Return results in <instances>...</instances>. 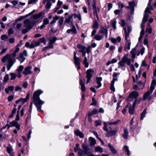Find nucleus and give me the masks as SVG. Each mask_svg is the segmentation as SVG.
I'll return each instance as SVG.
<instances>
[{
	"label": "nucleus",
	"mask_w": 156,
	"mask_h": 156,
	"mask_svg": "<svg viewBox=\"0 0 156 156\" xmlns=\"http://www.w3.org/2000/svg\"><path fill=\"white\" fill-rule=\"evenodd\" d=\"M93 27L94 29H98V23L96 20L94 21Z\"/></svg>",
	"instance_id": "nucleus-45"
},
{
	"label": "nucleus",
	"mask_w": 156,
	"mask_h": 156,
	"mask_svg": "<svg viewBox=\"0 0 156 156\" xmlns=\"http://www.w3.org/2000/svg\"><path fill=\"white\" fill-rule=\"evenodd\" d=\"M146 32H148L149 34H151L152 32V28L151 27H148L146 29Z\"/></svg>",
	"instance_id": "nucleus-49"
},
{
	"label": "nucleus",
	"mask_w": 156,
	"mask_h": 156,
	"mask_svg": "<svg viewBox=\"0 0 156 156\" xmlns=\"http://www.w3.org/2000/svg\"><path fill=\"white\" fill-rule=\"evenodd\" d=\"M64 21L63 18L62 17L58 20L59 24L60 25H62Z\"/></svg>",
	"instance_id": "nucleus-56"
},
{
	"label": "nucleus",
	"mask_w": 156,
	"mask_h": 156,
	"mask_svg": "<svg viewBox=\"0 0 156 156\" xmlns=\"http://www.w3.org/2000/svg\"><path fill=\"white\" fill-rule=\"evenodd\" d=\"M43 92L41 90H39L35 91L33 95V102L36 106L37 111L39 112H43L41 109L42 105L44 103V101L40 99V95Z\"/></svg>",
	"instance_id": "nucleus-1"
},
{
	"label": "nucleus",
	"mask_w": 156,
	"mask_h": 156,
	"mask_svg": "<svg viewBox=\"0 0 156 156\" xmlns=\"http://www.w3.org/2000/svg\"><path fill=\"white\" fill-rule=\"evenodd\" d=\"M110 40L113 43H115L116 42L117 40L116 39L111 37L110 39Z\"/></svg>",
	"instance_id": "nucleus-63"
},
{
	"label": "nucleus",
	"mask_w": 156,
	"mask_h": 156,
	"mask_svg": "<svg viewBox=\"0 0 156 156\" xmlns=\"http://www.w3.org/2000/svg\"><path fill=\"white\" fill-rule=\"evenodd\" d=\"M124 134L123 135V137L126 139H127L128 138V132L126 128H124L123 129Z\"/></svg>",
	"instance_id": "nucleus-26"
},
{
	"label": "nucleus",
	"mask_w": 156,
	"mask_h": 156,
	"mask_svg": "<svg viewBox=\"0 0 156 156\" xmlns=\"http://www.w3.org/2000/svg\"><path fill=\"white\" fill-rule=\"evenodd\" d=\"M116 21L115 20L112 21L111 22V23L112 26V27L114 28V29H115L116 28Z\"/></svg>",
	"instance_id": "nucleus-48"
},
{
	"label": "nucleus",
	"mask_w": 156,
	"mask_h": 156,
	"mask_svg": "<svg viewBox=\"0 0 156 156\" xmlns=\"http://www.w3.org/2000/svg\"><path fill=\"white\" fill-rule=\"evenodd\" d=\"M97 112V110L96 109H94L91 112H89L88 114L90 116H91L92 115L96 114Z\"/></svg>",
	"instance_id": "nucleus-42"
},
{
	"label": "nucleus",
	"mask_w": 156,
	"mask_h": 156,
	"mask_svg": "<svg viewBox=\"0 0 156 156\" xmlns=\"http://www.w3.org/2000/svg\"><path fill=\"white\" fill-rule=\"evenodd\" d=\"M78 153V156H84L86 154H85L83 150H82L81 148L79 149Z\"/></svg>",
	"instance_id": "nucleus-33"
},
{
	"label": "nucleus",
	"mask_w": 156,
	"mask_h": 156,
	"mask_svg": "<svg viewBox=\"0 0 156 156\" xmlns=\"http://www.w3.org/2000/svg\"><path fill=\"white\" fill-rule=\"evenodd\" d=\"M7 151L8 153L10 155L13 154V149L12 146L10 144H9L7 147Z\"/></svg>",
	"instance_id": "nucleus-22"
},
{
	"label": "nucleus",
	"mask_w": 156,
	"mask_h": 156,
	"mask_svg": "<svg viewBox=\"0 0 156 156\" xmlns=\"http://www.w3.org/2000/svg\"><path fill=\"white\" fill-rule=\"evenodd\" d=\"M149 16L148 15L145 14L144 15V16L143 19L142 21L143 23H145L147 21V19L148 18Z\"/></svg>",
	"instance_id": "nucleus-40"
},
{
	"label": "nucleus",
	"mask_w": 156,
	"mask_h": 156,
	"mask_svg": "<svg viewBox=\"0 0 156 156\" xmlns=\"http://www.w3.org/2000/svg\"><path fill=\"white\" fill-rule=\"evenodd\" d=\"M38 41L40 42V44L42 43H43L44 44L46 45V40L44 37H43L41 38H39L38 40Z\"/></svg>",
	"instance_id": "nucleus-39"
},
{
	"label": "nucleus",
	"mask_w": 156,
	"mask_h": 156,
	"mask_svg": "<svg viewBox=\"0 0 156 156\" xmlns=\"http://www.w3.org/2000/svg\"><path fill=\"white\" fill-rule=\"evenodd\" d=\"M43 14V12H41L38 14L34 15L33 16V18L35 20L40 19L41 18H42V16Z\"/></svg>",
	"instance_id": "nucleus-17"
},
{
	"label": "nucleus",
	"mask_w": 156,
	"mask_h": 156,
	"mask_svg": "<svg viewBox=\"0 0 156 156\" xmlns=\"http://www.w3.org/2000/svg\"><path fill=\"white\" fill-rule=\"evenodd\" d=\"M49 22V20L48 18L45 19L43 22V24H44V25H47L48 24Z\"/></svg>",
	"instance_id": "nucleus-58"
},
{
	"label": "nucleus",
	"mask_w": 156,
	"mask_h": 156,
	"mask_svg": "<svg viewBox=\"0 0 156 156\" xmlns=\"http://www.w3.org/2000/svg\"><path fill=\"white\" fill-rule=\"evenodd\" d=\"M23 23L25 24L24 27H25L27 29L30 30L33 27L36 23V22L34 21L31 22L30 19H27L24 21Z\"/></svg>",
	"instance_id": "nucleus-5"
},
{
	"label": "nucleus",
	"mask_w": 156,
	"mask_h": 156,
	"mask_svg": "<svg viewBox=\"0 0 156 156\" xmlns=\"http://www.w3.org/2000/svg\"><path fill=\"white\" fill-rule=\"evenodd\" d=\"M94 73V70L91 69H89L87 70L86 73V77L87 78V83L90 82L91 78L92 76V74Z\"/></svg>",
	"instance_id": "nucleus-8"
},
{
	"label": "nucleus",
	"mask_w": 156,
	"mask_h": 156,
	"mask_svg": "<svg viewBox=\"0 0 156 156\" xmlns=\"http://www.w3.org/2000/svg\"><path fill=\"white\" fill-rule=\"evenodd\" d=\"M77 47L80 50L79 51L81 52H83L86 51V47L84 46H82L80 44H78L77 46Z\"/></svg>",
	"instance_id": "nucleus-18"
},
{
	"label": "nucleus",
	"mask_w": 156,
	"mask_h": 156,
	"mask_svg": "<svg viewBox=\"0 0 156 156\" xmlns=\"http://www.w3.org/2000/svg\"><path fill=\"white\" fill-rule=\"evenodd\" d=\"M32 67L31 66H28L26 67L24 69L23 73L25 75L27 76L32 73L31 71Z\"/></svg>",
	"instance_id": "nucleus-10"
},
{
	"label": "nucleus",
	"mask_w": 156,
	"mask_h": 156,
	"mask_svg": "<svg viewBox=\"0 0 156 156\" xmlns=\"http://www.w3.org/2000/svg\"><path fill=\"white\" fill-rule=\"evenodd\" d=\"M99 32L101 34H105V37H107L108 32L107 29L105 28H102L100 30Z\"/></svg>",
	"instance_id": "nucleus-19"
},
{
	"label": "nucleus",
	"mask_w": 156,
	"mask_h": 156,
	"mask_svg": "<svg viewBox=\"0 0 156 156\" xmlns=\"http://www.w3.org/2000/svg\"><path fill=\"white\" fill-rule=\"evenodd\" d=\"M95 39L97 41H100L104 37L103 35H96L94 36Z\"/></svg>",
	"instance_id": "nucleus-35"
},
{
	"label": "nucleus",
	"mask_w": 156,
	"mask_h": 156,
	"mask_svg": "<svg viewBox=\"0 0 156 156\" xmlns=\"http://www.w3.org/2000/svg\"><path fill=\"white\" fill-rule=\"evenodd\" d=\"M137 83L139 85H142V87H140L139 88L138 90H140V89H143L144 87H145V83H143L141 81H138Z\"/></svg>",
	"instance_id": "nucleus-44"
},
{
	"label": "nucleus",
	"mask_w": 156,
	"mask_h": 156,
	"mask_svg": "<svg viewBox=\"0 0 156 156\" xmlns=\"http://www.w3.org/2000/svg\"><path fill=\"white\" fill-rule=\"evenodd\" d=\"M26 17H27V16H26V15L24 16H21L16 19V21L17 22L21 21L23 20V18Z\"/></svg>",
	"instance_id": "nucleus-53"
},
{
	"label": "nucleus",
	"mask_w": 156,
	"mask_h": 156,
	"mask_svg": "<svg viewBox=\"0 0 156 156\" xmlns=\"http://www.w3.org/2000/svg\"><path fill=\"white\" fill-rule=\"evenodd\" d=\"M10 75L11 76L10 80H15L17 76L16 74L14 73H11Z\"/></svg>",
	"instance_id": "nucleus-41"
},
{
	"label": "nucleus",
	"mask_w": 156,
	"mask_h": 156,
	"mask_svg": "<svg viewBox=\"0 0 156 156\" xmlns=\"http://www.w3.org/2000/svg\"><path fill=\"white\" fill-rule=\"evenodd\" d=\"M73 16H69L68 18H66L65 20V22L69 23L71 22V24H73Z\"/></svg>",
	"instance_id": "nucleus-27"
},
{
	"label": "nucleus",
	"mask_w": 156,
	"mask_h": 156,
	"mask_svg": "<svg viewBox=\"0 0 156 156\" xmlns=\"http://www.w3.org/2000/svg\"><path fill=\"white\" fill-rule=\"evenodd\" d=\"M14 96L12 95L9 96L8 98V100L9 102H11L13 99Z\"/></svg>",
	"instance_id": "nucleus-60"
},
{
	"label": "nucleus",
	"mask_w": 156,
	"mask_h": 156,
	"mask_svg": "<svg viewBox=\"0 0 156 156\" xmlns=\"http://www.w3.org/2000/svg\"><path fill=\"white\" fill-rule=\"evenodd\" d=\"M82 148L86 154H87L90 152V148L84 144H82Z\"/></svg>",
	"instance_id": "nucleus-12"
},
{
	"label": "nucleus",
	"mask_w": 156,
	"mask_h": 156,
	"mask_svg": "<svg viewBox=\"0 0 156 156\" xmlns=\"http://www.w3.org/2000/svg\"><path fill=\"white\" fill-rule=\"evenodd\" d=\"M128 105H129V112L130 114L133 115L134 113V112L135 107H133V105L132 106L131 104Z\"/></svg>",
	"instance_id": "nucleus-24"
},
{
	"label": "nucleus",
	"mask_w": 156,
	"mask_h": 156,
	"mask_svg": "<svg viewBox=\"0 0 156 156\" xmlns=\"http://www.w3.org/2000/svg\"><path fill=\"white\" fill-rule=\"evenodd\" d=\"M80 85L81 86V90L83 92H84L86 91V88L84 83H83V80L82 79H80Z\"/></svg>",
	"instance_id": "nucleus-15"
},
{
	"label": "nucleus",
	"mask_w": 156,
	"mask_h": 156,
	"mask_svg": "<svg viewBox=\"0 0 156 156\" xmlns=\"http://www.w3.org/2000/svg\"><path fill=\"white\" fill-rule=\"evenodd\" d=\"M83 63L85 68H88L89 66V63L88 61V59L86 57L84 58L83 61Z\"/></svg>",
	"instance_id": "nucleus-29"
},
{
	"label": "nucleus",
	"mask_w": 156,
	"mask_h": 156,
	"mask_svg": "<svg viewBox=\"0 0 156 156\" xmlns=\"http://www.w3.org/2000/svg\"><path fill=\"white\" fill-rule=\"evenodd\" d=\"M77 52L74 51L73 53V59L74 60V63L76 66H77V69H80V62L79 58L76 56V55Z\"/></svg>",
	"instance_id": "nucleus-6"
},
{
	"label": "nucleus",
	"mask_w": 156,
	"mask_h": 156,
	"mask_svg": "<svg viewBox=\"0 0 156 156\" xmlns=\"http://www.w3.org/2000/svg\"><path fill=\"white\" fill-rule=\"evenodd\" d=\"M127 60V58L126 56L124 57L123 58H122L121 61L119 62V65L121 66H124Z\"/></svg>",
	"instance_id": "nucleus-13"
},
{
	"label": "nucleus",
	"mask_w": 156,
	"mask_h": 156,
	"mask_svg": "<svg viewBox=\"0 0 156 156\" xmlns=\"http://www.w3.org/2000/svg\"><path fill=\"white\" fill-rule=\"evenodd\" d=\"M35 47L36 46L35 44L34 43V41H32L30 45V48H33Z\"/></svg>",
	"instance_id": "nucleus-61"
},
{
	"label": "nucleus",
	"mask_w": 156,
	"mask_h": 156,
	"mask_svg": "<svg viewBox=\"0 0 156 156\" xmlns=\"http://www.w3.org/2000/svg\"><path fill=\"white\" fill-rule=\"evenodd\" d=\"M128 4L129 6H125V8L126 9H129L131 11L130 13L132 15L134 13V6L136 5V4L135 2L133 1L129 2H128Z\"/></svg>",
	"instance_id": "nucleus-7"
},
{
	"label": "nucleus",
	"mask_w": 156,
	"mask_h": 156,
	"mask_svg": "<svg viewBox=\"0 0 156 156\" xmlns=\"http://www.w3.org/2000/svg\"><path fill=\"white\" fill-rule=\"evenodd\" d=\"M99 12V9H97L94 10V11L93 12V14L94 16H96L97 19L98 20V16L97 13L98 11Z\"/></svg>",
	"instance_id": "nucleus-50"
},
{
	"label": "nucleus",
	"mask_w": 156,
	"mask_h": 156,
	"mask_svg": "<svg viewBox=\"0 0 156 156\" xmlns=\"http://www.w3.org/2000/svg\"><path fill=\"white\" fill-rule=\"evenodd\" d=\"M71 30V32H72L74 34H76L77 33V31L76 29V28L75 26L74 25L73 26L72 29H70Z\"/></svg>",
	"instance_id": "nucleus-52"
},
{
	"label": "nucleus",
	"mask_w": 156,
	"mask_h": 156,
	"mask_svg": "<svg viewBox=\"0 0 156 156\" xmlns=\"http://www.w3.org/2000/svg\"><path fill=\"white\" fill-rule=\"evenodd\" d=\"M8 34L11 35L14 32V30L12 28H10L8 30Z\"/></svg>",
	"instance_id": "nucleus-55"
},
{
	"label": "nucleus",
	"mask_w": 156,
	"mask_h": 156,
	"mask_svg": "<svg viewBox=\"0 0 156 156\" xmlns=\"http://www.w3.org/2000/svg\"><path fill=\"white\" fill-rule=\"evenodd\" d=\"M131 43L130 41H126L124 47V50H126V49L129 50L130 49V47Z\"/></svg>",
	"instance_id": "nucleus-30"
},
{
	"label": "nucleus",
	"mask_w": 156,
	"mask_h": 156,
	"mask_svg": "<svg viewBox=\"0 0 156 156\" xmlns=\"http://www.w3.org/2000/svg\"><path fill=\"white\" fill-rule=\"evenodd\" d=\"M90 142V145L91 146H94L96 144L95 140L92 137H90L89 139Z\"/></svg>",
	"instance_id": "nucleus-23"
},
{
	"label": "nucleus",
	"mask_w": 156,
	"mask_h": 156,
	"mask_svg": "<svg viewBox=\"0 0 156 156\" xmlns=\"http://www.w3.org/2000/svg\"><path fill=\"white\" fill-rule=\"evenodd\" d=\"M156 84V80L154 79L153 80L151 83L150 90L147 91L143 95V99L144 100L147 99L149 101L152 98V96L150 95L152 94L154 90Z\"/></svg>",
	"instance_id": "nucleus-3"
},
{
	"label": "nucleus",
	"mask_w": 156,
	"mask_h": 156,
	"mask_svg": "<svg viewBox=\"0 0 156 156\" xmlns=\"http://www.w3.org/2000/svg\"><path fill=\"white\" fill-rule=\"evenodd\" d=\"M30 96V94L28 93L26 98H20V101L22 102L23 103H24L27 102V101L29 99Z\"/></svg>",
	"instance_id": "nucleus-31"
},
{
	"label": "nucleus",
	"mask_w": 156,
	"mask_h": 156,
	"mask_svg": "<svg viewBox=\"0 0 156 156\" xmlns=\"http://www.w3.org/2000/svg\"><path fill=\"white\" fill-rule=\"evenodd\" d=\"M119 23L122 27L125 26L126 25L125 21L124 20H120V22Z\"/></svg>",
	"instance_id": "nucleus-57"
},
{
	"label": "nucleus",
	"mask_w": 156,
	"mask_h": 156,
	"mask_svg": "<svg viewBox=\"0 0 156 156\" xmlns=\"http://www.w3.org/2000/svg\"><path fill=\"white\" fill-rule=\"evenodd\" d=\"M57 38L56 37H53L51 39H49V44H54L55 41L57 40Z\"/></svg>",
	"instance_id": "nucleus-36"
},
{
	"label": "nucleus",
	"mask_w": 156,
	"mask_h": 156,
	"mask_svg": "<svg viewBox=\"0 0 156 156\" xmlns=\"http://www.w3.org/2000/svg\"><path fill=\"white\" fill-rule=\"evenodd\" d=\"M95 150L96 152H99L100 153H102L103 151L102 148L99 146L95 147Z\"/></svg>",
	"instance_id": "nucleus-37"
},
{
	"label": "nucleus",
	"mask_w": 156,
	"mask_h": 156,
	"mask_svg": "<svg viewBox=\"0 0 156 156\" xmlns=\"http://www.w3.org/2000/svg\"><path fill=\"white\" fill-rule=\"evenodd\" d=\"M16 25V28L17 30V31H19V30H21V27L22 26V23H18L17 24H15L14 25Z\"/></svg>",
	"instance_id": "nucleus-38"
},
{
	"label": "nucleus",
	"mask_w": 156,
	"mask_h": 156,
	"mask_svg": "<svg viewBox=\"0 0 156 156\" xmlns=\"http://www.w3.org/2000/svg\"><path fill=\"white\" fill-rule=\"evenodd\" d=\"M16 53L14 52L11 55L7 54L5 56H4L2 59V61L3 62H5L6 61L8 62L7 65V69L8 70H10L11 67L13 66L14 63L16 62V60L15 59L16 56Z\"/></svg>",
	"instance_id": "nucleus-2"
},
{
	"label": "nucleus",
	"mask_w": 156,
	"mask_h": 156,
	"mask_svg": "<svg viewBox=\"0 0 156 156\" xmlns=\"http://www.w3.org/2000/svg\"><path fill=\"white\" fill-rule=\"evenodd\" d=\"M139 94L138 92L136 91H133L131 92L129 94L128 98V99L131 98L132 100L134 99V101L133 102V107H135L136 104H137V97L139 96Z\"/></svg>",
	"instance_id": "nucleus-4"
},
{
	"label": "nucleus",
	"mask_w": 156,
	"mask_h": 156,
	"mask_svg": "<svg viewBox=\"0 0 156 156\" xmlns=\"http://www.w3.org/2000/svg\"><path fill=\"white\" fill-rule=\"evenodd\" d=\"M97 83L98 84V85L95 87L97 88H98L101 87V81L102 80V78L101 77H97L96 78Z\"/></svg>",
	"instance_id": "nucleus-21"
},
{
	"label": "nucleus",
	"mask_w": 156,
	"mask_h": 156,
	"mask_svg": "<svg viewBox=\"0 0 156 156\" xmlns=\"http://www.w3.org/2000/svg\"><path fill=\"white\" fill-rule=\"evenodd\" d=\"M8 38V36L5 34L2 35L1 37V39L3 40H5Z\"/></svg>",
	"instance_id": "nucleus-59"
},
{
	"label": "nucleus",
	"mask_w": 156,
	"mask_h": 156,
	"mask_svg": "<svg viewBox=\"0 0 156 156\" xmlns=\"http://www.w3.org/2000/svg\"><path fill=\"white\" fill-rule=\"evenodd\" d=\"M114 84L113 83H111L110 86L111 90L113 92L115 91V88L114 87Z\"/></svg>",
	"instance_id": "nucleus-62"
},
{
	"label": "nucleus",
	"mask_w": 156,
	"mask_h": 156,
	"mask_svg": "<svg viewBox=\"0 0 156 156\" xmlns=\"http://www.w3.org/2000/svg\"><path fill=\"white\" fill-rule=\"evenodd\" d=\"M131 31V29L129 26H127V32L124 34L125 39L126 41H130L129 34Z\"/></svg>",
	"instance_id": "nucleus-11"
},
{
	"label": "nucleus",
	"mask_w": 156,
	"mask_h": 156,
	"mask_svg": "<svg viewBox=\"0 0 156 156\" xmlns=\"http://www.w3.org/2000/svg\"><path fill=\"white\" fill-rule=\"evenodd\" d=\"M10 124L11 125V126H16V129L18 131L20 129V125L18 124V122L15 121H13L11 122H10Z\"/></svg>",
	"instance_id": "nucleus-14"
},
{
	"label": "nucleus",
	"mask_w": 156,
	"mask_h": 156,
	"mask_svg": "<svg viewBox=\"0 0 156 156\" xmlns=\"http://www.w3.org/2000/svg\"><path fill=\"white\" fill-rule=\"evenodd\" d=\"M108 146L112 154H117V151L110 144H108Z\"/></svg>",
	"instance_id": "nucleus-20"
},
{
	"label": "nucleus",
	"mask_w": 156,
	"mask_h": 156,
	"mask_svg": "<svg viewBox=\"0 0 156 156\" xmlns=\"http://www.w3.org/2000/svg\"><path fill=\"white\" fill-rule=\"evenodd\" d=\"M74 133L76 136H79L80 138H83L84 137V135L83 133L79 129H77L75 130L74 131Z\"/></svg>",
	"instance_id": "nucleus-16"
},
{
	"label": "nucleus",
	"mask_w": 156,
	"mask_h": 156,
	"mask_svg": "<svg viewBox=\"0 0 156 156\" xmlns=\"http://www.w3.org/2000/svg\"><path fill=\"white\" fill-rule=\"evenodd\" d=\"M136 50L137 48H133L130 52V54L131 55V57L133 58H134L136 57L135 52H136Z\"/></svg>",
	"instance_id": "nucleus-25"
},
{
	"label": "nucleus",
	"mask_w": 156,
	"mask_h": 156,
	"mask_svg": "<svg viewBox=\"0 0 156 156\" xmlns=\"http://www.w3.org/2000/svg\"><path fill=\"white\" fill-rule=\"evenodd\" d=\"M24 55L22 53H21L19 57H17L16 59H19L21 61V63L23 62L26 59V58L24 57Z\"/></svg>",
	"instance_id": "nucleus-28"
},
{
	"label": "nucleus",
	"mask_w": 156,
	"mask_h": 156,
	"mask_svg": "<svg viewBox=\"0 0 156 156\" xmlns=\"http://www.w3.org/2000/svg\"><path fill=\"white\" fill-rule=\"evenodd\" d=\"M95 125L96 126H100L101 124V121L100 120H97L95 121Z\"/></svg>",
	"instance_id": "nucleus-54"
},
{
	"label": "nucleus",
	"mask_w": 156,
	"mask_h": 156,
	"mask_svg": "<svg viewBox=\"0 0 156 156\" xmlns=\"http://www.w3.org/2000/svg\"><path fill=\"white\" fill-rule=\"evenodd\" d=\"M118 129L116 128L115 130H110L108 132L106 135V136L108 137L115 136L117 133Z\"/></svg>",
	"instance_id": "nucleus-9"
},
{
	"label": "nucleus",
	"mask_w": 156,
	"mask_h": 156,
	"mask_svg": "<svg viewBox=\"0 0 156 156\" xmlns=\"http://www.w3.org/2000/svg\"><path fill=\"white\" fill-rule=\"evenodd\" d=\"M47 3L45 5V8L48 9H49L51 8V2H47Z\"/></svg>",
	"instance_id": "nucleus-47"
},
{
	"label": "nucleus",
	"mask_w": 156,
	"mask_h": 156,
	"mask_svg": "<svg viewBox=\"0 0 156 156\" xmlns=\"http://www.w3.org/2000/svg\"><path fill=\"white\" fill-rule=\"evenodd\" d=\"M104 126L103 128V130L106 131H107L108 130V129L107 127V122H104Z\"/></svg>",
	"instance_id": "nucleus-51"
},
{
	"label": "nucleus",
	"mask_w": 156,
	"mask_h": 156,
	"mask_svg": "<svg viewBox=\"0 0 156 156\" xmlns=\"http://www.w3.org/2000/svg\"><path fill=\"white\" fill-rule=\"evenodd\" d=\"M9 79V76L8 74H7L4 77V82H6Z\"/></svg>",
	"instance_id": "nucleus-64"
},
{
	"label": "nucleus",
	"mask_w": 156,
	"mask_h": 156,
	"mask_svg": "<svg viewBox=\"0 0 156 156\" xmlns=\"http://www.w3.org/2000/svg\"><path fill=\"white\" fill-rule=\"evenodd\" d=\"M14 89V87L13 86H9L5 89V92L6 94H8L9 91H12Z\"/></svg>",
	"instance_id": "nucleus-32"
},
{
	"label": "nucleus",
	"mask_w": 156,
	"mask_h": 156,
	"mask_svg": "<svg viewBox=\"0 0 156 156\" xmlns=\"http://www.w3.org/2000/svg\"><path fill=\"white\" fill-rule=\"evenodd\" d=\"M124 149L126 151L128 155H130V151L129 149V147L127 145H125L123 147Z\"/></svg>",
	"instance_id": "nucleus-43"
},
{
	"label": "nucleus",
	"mask_w": 156,
	"mask_h": 156,
	"mask_svg": "<svg viewBox=\"0 0 156 156\" xmlns=\"http://www.w3.org/2000/svg\"><path fill=\"white\" fill-rule=\"evenodd\" d=\"M24 67L23 66H20L19 68L16 69V71L19 73H20L23 70Z\"/></svg>",
	"instance_id": "nucleus-46"
},
{
	"label": "nucleus",
	"mask_w": 156,
	"mask_h": 156,
	"mask_svg": "<svg viewBox=\"0 0 156 156\" xmlns=\"http://www.w3.org/2000/svg\"><path fill=\"white\" fill-rule=\"evenodd\" d=\"M147 113V109H145L143 111V112L141 113V116L140 118V119L141 120H142L144 118L145 116V115Z\"/></svg>",
	"instance_id": "nucleus-34"
}]
</instances>
